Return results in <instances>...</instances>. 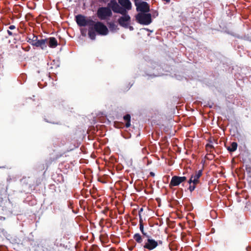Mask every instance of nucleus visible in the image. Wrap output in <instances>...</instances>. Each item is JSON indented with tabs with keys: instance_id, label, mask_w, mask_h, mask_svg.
Here are the masks:
<instances>
[{
	"instance_id": "15",
	"label": "nucleus",
	"mask_w": 251,
	"mask_h": 251,
	"mask_svg": "<svg viewBox=\"0 0 251 251\" xmlns=\"http://www.w3.org/2000/svg\"><path fill=\"white\" fill-rule=\"evenodd\" d=\"M130 115L128 114H126L124 116V120L125 122H126V127H129L130 126Z\"/></svg>"
},
{
	"instance_id": "17",
	"label": "nucleus",
	"mask_w": 251,
	"mask_h": 251,
	"mask_svg": "<svg viewBox=\"0 0 251 251\" xmlns=\"http://www.w3.org/2000/svg\"><path fill=\"white\" fill-rule=\"evenodd\" d=\"M38 37L37 36H35L33 35V37L32 38H28L27 42L30 44L31 45L35 46L36 42L38 41Z\"/></svg>"
},
{
	"instance_id": "13",
	"label": "nucleus",
	"mask_w": 251,
	"mask_h": 251,
	"mask_svg": "<svg viewBox=\"0 0 251 251\" xmlns=\"http://www.w3.org/2000/svg\"><path fill=\"white\" fill-rule=\"evenodd\" d=\"M180 183L176 178V176H173L172 177L171 180L169 183V187L172 188L174 186H177Z\"/></svg>"
},
{
	"instance_id": "3",
	"label": "nucleus",
	"mask_w": 251,
	"mask_h": 251,
	"mask_svg": "<svg viewBox=\"0 0 251 251\" xmlns=\"http://www.w3.org/2000/svg\"><path fill=\"white\" fill-rule=\"evenodd\" d=\"M139 228L142 235L139 233H136L134 234L133 238L137 243L142 244L145 237H148L149 235L144 229L143 220L142 217L139 219Z\"/></svg>"
},
{
	"instance_id": "11",
	"label": "nucleus",
	"mask_w": 251,
	"mask_h": 251,
	"mask_svg": "<svg viewBox=\"0 0 251 251\" xmlns=\"http://www.w3.org/2000/svg\"><path fill=\"white\" fill-rule=\"evenodd\" d=\"M48 39H41L38 40L35 43V46L36 47H39L42 50H44L46 49Z\"/></svg>"
},
{
	"instance_id": "12",
	"label": "nucleus",
	"mask_w": 251,
	"mask_h": 251,
	"mask_svg": "<svg viewBox=\"0 0 251 251\" xmlns=\"http://www.w3.org/2000/svg\"><path fill=\"white\" fill-rule=\"evenodd\" d=\"M202 170H199L198 172H196L195 174H193L191 175L192 178L194 179V184H198L200 182V178L202 176Z\"/></svg>"
},
{
	"instance_id": "29",
	"label": "nucleus",
	"mask_w": 251,
	"mask_h": 251,
	"mask_svg": "<svg viewBox=\"0 0 251 251\" xmlns=\"http://www.w3.org/2000/svg\"><path fill=\"white\" fill-rule=\"evenodd\" d=\"M144 29L147 30V31H149L151 32H153V30H150V29H149L148 28H144Z\"/></svg>"
},
{
	"instance_id": "34",
	"label": "nucleus",
	"mask_w": 251,
	"mask_h": 251,
	"mask_svg": "<svg viewBox=\"0 0 251 251\" xmlns=\"http://www.w3.org/2000/svg\"><path fill=\"white\" fill-rule=\"evenodd\" d=\"M46 167H47V168H48V165H46ZM47 169H46V170H47Z\"/></svg>"
},
{
	"instance_id": "23",
	"label": "nucleus",
	"mask_w": 251,
	"mask_h": 251,
	"mask_svg": "<svg viewBox=\"0 0 251 251\" xmlns=\"http://www.w3.org/2000/svg\"><path fill=\"white\" fill-rule=\"evenodd\" d=\"M206 148H207V149H212L213 148V145H210V144H207L206 145Z\"/></svg>"
},
{
	"instance_id": "25",
	"label": "nucleus",
	"mask_w": 251,
	"mask_h": 251,
	"mask_svg": "<svg viewBox=\"0 0 251 251\" xmlns=\"http://www.w3.org/2000/svg\"><path fill=\"white\" fill-rule=\"evenodd\" d=\"M9 28L11 30H12V29H14L15 28V26L14 25H11L9 27Z\"/></svg>"
},
{
	"instance_id": "33",
	"label": "nucleus",
	"mask_w": 251,
	"mask_h": 251,
	"mask_svg": "<svg viewBox=\"0 0 251 251\" xmlns=\"http://www.w3.org/2000/svg\"><path fill=\"white\" fill-rule=\"evenodd\" d=\"M135 2H138L139 0H134Z\"/></svg>"
},
{
	"instance_id": "32",
	"label": "nucleus",
	"mask_w": 251,
	"mask_h": 251,
	"mask_svg": "<svg viewBox=\"0 0 251 251\" xmlns=\"http://www.w3.org/2000/svg\"><path fill=\"white\" fill-rule=\"evenodd\" d=\"M249 248V247H247L246 248V250H247V251H248V248Z\"/></svg>"
},
{
	"instance_id": "4",
	"label": "nucleus",
	"mask_w": 251,
	"mask_h": 251,
	"mask_svg": "<svg viewBox=\"0 0 251 251\" xmlns=\"http://www.w3.org/2000/svg\"><path fill=\"white\" fill-rule=\"evenodd\" d=\"M135 5L136 9L139 13L144 14V16H151V13H149L150 11V6L147 2H135ZM137 16H140V14H138Z\"/></svg>"
},
{
	"instance_id": "6",
	"label": "nucleus",
	"mask_w": 251,
	"mask_h": 251,
	"mask_svg": "<svg viewBox=\"0 0 251 251\" xmlns=\"http://www.w3.org/2000/svg\"><path fill=\"white\" fill-rule=\"evenodd\" d=\"M117 21L121 26L126 29L128 28L131 31L134 29L133 27L131 25L130 17H119Z\"/></svg>"
},
{
	"instance_id": "19",
	"label": "nucleus",
	"mask_w": 251,
	"mask_h": 251,
	"mask_svg": "<svg viewBox=\"0 0 251 251\" xmlns=\"http://www.w3.org/2000/svg\"><path fill=\"white\" fill-rule=\"evenodd\" d=\"M197 184H194V183H192L190 184V186L189 187V190H190V191L191 192H192V191H193L196 188V186Z\"/></svg>"
},
{
	"instance_id": "1",
	"label": "nucleus",
	"mask_w": 251,
	"mask_h": 251,
	"mask_svg": "<svg viewBox=\"0 0 251 251\" xmlns=\"http://www.w3.org/2000/svg\"><path fill=\"white\" fill-rule=\"evenodd\" d=\"M109 34V29L107 26L103 23L93 21L91 26L88 28V37L92 40L96 39V35L106 36Z\"/></svg>"
},
{
	"instance_id": "24",
	"label": "nucleus",
	"mask_w": 251,
	"mask_h": 251,
	"mask_svg": "<svg viewBox=\"0 0 251 251\" xmlns=\"http://www.w3.org/2000/svg\"><path fill=\"white\" fill-rule=\"evenodd\" d=\"M143 208H141L139 211V219L140 218V217H141V212L143 211Z\"/></svg>"
},
{
	"instance_id": "27",
	"label": "nucleus",
	"mask_w": 251,
	"mask_h": 251,
	"mask_svg": "<svg viewBox=\"0 0 251 251\" xmlns=\"http://www.w3.org/2000/svg\"><path fill=\"white\" fill-rule=\"evenodd\" d=\"M158 242V245H162L163 243V242L161 240L157 241Z\"/></svg>"
},
{
	"instance_id": "18",
	"label": "nucleus",
	"mask_w": 251,
	"mask_h": 251,
	"mask_svg": "<svg viewBox=\"0 0 251 251\" xmlns=\"http://www.w3.org/2000/svg\"><path fill=\"white\" fill-rule=\"evenodd\" d=\"M176 178L178 179V180L179 181L180 183H181L186 181V180H187V178L186 176H176Z\"/></svg>"
},
{
	"instance_id": "31",
	"label": "nucleus",
	"mask_w": 251,
	"mask_h": 251,
	"mask_svg": "<svg viewBox=\"0 0 251 251\" xmlns=\"http://www.w3.org/2000/svg\"><path fill=\"white\" fill-rule=\"evenodd\" d=\"M65 144V141L64 140L63 141L62 145H64Z\"/></svg>"
},
{
	"instance_id": "16",
	"label": "nucleus",
	"mask_w": 251,
	"mask_h": 251,
	"mask_svg": "<svg viewBox=\"0 0 251 251\" xmlns=\"http://www.w3.org/2000/svg\"><path fill=\"white\" fill-rule=\"evenodd\" d=\"M237 143L233 142L231 143L230 146L227 147V149L230 152H233L237 150Z\"/></svg>"
},
{
	"instance_id": "26",
	"label": "nucleus",
	"mask_w": 251,
	"mask_h": 251,
	"mask_svg": "<svg viewBox=\"0 0 251 251\" xmlns=\"http://www.w3.org/2000/svg\"><path fill=\"white\" fill-rule=\"evenodd\" d=\"M7 33H8V35L10 36H11L13 34L12 32L8 30H7Z\"/></svg>"
},
{
	"instance_id": "28",
	"label": "nucleus",
	"mask_w": 251,
	"mask_h": 251,
	"mask_svg": "<svg viewBox=\"0 0 251 251\" xmlns=\"http://www.w3.org/2000/svg\"><path fill=\"white\" fill-rule=\"evenodd\" d=\"M150 174V175H151V176H155L154 173H153V172H151Z\"/></svg>"
},
{
	"instance_id": "21",
	"label": "nucleus",
	"mask_w": 251,
	"mask_h": 251,
	"mask_svg": "<svg viewBox=\"0 0 251 251\" xmlns=\"http://www.w3.org/2000/svg\"><path fill=\"white\" fill-rule=\"evenodd\" d=\"M54 244L55 246H56L57 247L60 246L61 245V243H60L58 239H56V240L54 241Z\"/></svg>"
},
{
	"instance_id": "9",
	"label": "nucleus",
	"mask_w": 251,
	"mask_h": 251,
	"mask_svg": "<svg viewBox=\"0 0 251 251\" xmlns=\"http://www.w3.org/2000/svg\"><path fill=\"white\" fill-rule=\"evenodd\" d=\"M112 8L109 6L106 7H100L98 10V16H111L112 14Z\"/></svg>"
},
{
	"instance_id": "7",
	"label": "nucleus",
	"mask_w": 251,
	"mask_h": 251,
	"mask_svg": "<svg viewBox=\"0 0 251 251\" xmlns=\"http://www.w3.org/2000/svg\"><path fill=\"white\" fill-rule=\"evenodd\" d=\"M100 19L101 20H106V24L107 25V27L109 29V32L110 31L112 33L117 32L119 30V27H118V21L115 20H110L107 19V17H99Z\"/></svg>"
},
{
	"instance_id": "20",
	"label": "nucleus",
	"mask_w": 251,
	"mask_h": 251,
	"mask_svg": "<svg viewBox=\"0 0 251 251\" xmlns=\"http://www.w3.org/2000/svg\"><path fill=\"white\" fill-rule=\"evenodd\" d=\"M45 168V165L44 164H40L38 166L37 169L39 170H44Z\"/></svg>"
},
{
	"instance_id": "22",
	"label": "nucleus",
	"mask_w": 251,
	"mask_h": 251,
	"mask_svg": "<svg viewBox=\"0 0 251 251\" xmlns=\"http://www.w3.org/2000/svg\"><path fill=\"white\" fill-rule=\"evenodd\" d=\"M188 183L189 184V185L192 183H194V179L192 176H191L190 179L188 181Z\"/></svg>"
},
{
	"instance_id": "30",
	"label": "nucleus",
	"mask_w": 251,
	"mask_h": 251,
	"mask_svg": "<svg viewBox=\"0 0 251 251\" xmlns=\"http://www.w3.org/2000/svg\"><path fill=\"white\" fill-rule=\"evenodd\" d=\"M109 251H115V250L113 248H111L110 250H109Z\"/></svg>"
},
{
	"instance_id": "14",
	"label": "nucleus",
	"mask_w": 251,
	"mask_h": 251,
	"mask_svg": "<svg viewBox=\"0 0 251 251\" xmlns=\"http://www.w3.org/2000/svg\"><path fill=\"white\" fill-rule=\"evenodd\" d=\"M48 44L50 48H54L57 46V41L54 37H50L48 40Z\"/></svg>"
},
{
	"instance_id": "8",
	"label": "nucleus",
	"mask_w": 251,
	"mask_h": 251,
	"mask_svg": "<svg viewBox=\"0 0 251 251\" xmlns=\"http://www.w3.org/2000/svg\"><path fill=\"white\" fill-rule=\"evenodd\" d=\"M75 21L79 26H91L93 20L88 18L87 17H75Z\"/></svg>"
},
{
	"instance_id": "2",
	"label": "nucleus",
	"mask_w": 251,
	"mask_h": 251,
	"mask_svg": "<svg viewBox=\"0 0 251 251\" xmlns=\"http://www.w3.org/2000/svg\"><path fill=\"white\" fill-rule=\"evenodd\" d=\"M121 6L114 0L110 1L109 6L114 12L126 16L127 12L131 10L132 4L129 0H117Z\"/></svg>"
},
{
	"instance_id": "10",
	"label": "nucleus",
	"mask_w": 251,
	"mask_h": 251,
	"mask_svg": "<svg viewBox=\"0 0 251 251\" xmlns=\"http://www.w3.org/2000/svg\"><path fill=\"white\" fill-rule=\"evenodd\" d=\"M136 21L141 25H149L152 22L151 17H135Z\"/></svg>"
},
{
	"instance_id": "5",
	"label": "nucleus",
	"mask_w": 251,
	"mask_h": 251,
	"mask_svg": "<svg viewBox=\"0 0 251 251\" xmlns=\"http://www.w3.org/2000/svg\"><path fill=\"white\" fill-rule=\"evenodd\" d=\"M144 244H140L144 249H147L151 251L155 249L158 246V242L152 239L150 235L145 237Z\"/></svg>"
}]
</instances>
